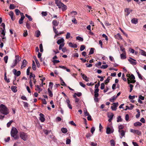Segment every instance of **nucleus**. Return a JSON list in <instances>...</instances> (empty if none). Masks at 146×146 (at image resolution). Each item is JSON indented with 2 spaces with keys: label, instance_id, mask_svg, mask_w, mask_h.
<instances>
[{
  "label": "nucleus",
  "instance_id": "f257e3e1",
  "mask_svg": "<svg viewBox=\"0 0 146 146\" xmlns=\"http://www.w3.org/2000/svg\"><path fill=\"white\" fill-rule=\"evenodd\" d=\"M0 113L4 115H7L9 113V111L5 105L1 104L0 106Z\"/></svg>",
  "mask_w": 146,
  "mask_h": 146
},
{
  "label": "nucleus",
  "instance_id": "f03ea898",
  "mask_svg": "<svg viewBox=\"0 0 146 146\" xmlns=\"http://www.w3.org/2000/svg\"><path fill=\"white\" fill-rule=\"evenodd\" d=\"M18 132L17 129L13 127L11 130V136L15 139L19 138V136L17 135Z\"/></svg>",
  "mask_w": 146,
  "mask_h": 146
},
{
  "label": "nucleus",
  "instance_id": "7ed1b4c3",
  "mask_svg": "<svg viewBox=\"0 0 146 146\" xmlns=\"http://www.w3.org/2000/svg\"><path fill=\"white\" fill-rule=\"evenodd\" d=\"M19 137L21 139L24 141H26L28 138V135L26 133L23 132H21L19 133Z\"/></svg>",
  "mask_w": 146,
  "mask_h": 146
},
{
  "label": "nucleus",
  "instance_id": "20e7f679",
  "mask_svg": "<svg viewBox=\"0 0 146 146\" xmlns=\"http://www.w3.org/2000/svg\"><path fill=\"white\" fill-rule=\"evenodd\" d=\"M135 77L134 75L131 74L127 79L128 84L131 83H134L136 82V81L135 80Z\"/></svg>",
  "mask_w": 146,
  "mask_h": 146
},
{
  "label": "nucleus",
  "instance_id": "39448f33",
  "mask_svg": "<svg viewBox=\"0 0 146 146\" xmlns=\"http://www.w3.org/2000/svg\"><path fill=\"white\" fill-rule=\"evenodd\" d=\"M114 115V114L111 112H109L108 113V117L109 118L108 119V121L109 122H111Z\"/></svg>",
  "mask_w": 146,
  "mask_h": 146
},
{
  "label": "nucleus",
  "instance_id": "423d86ee",
  "mask_svg": "<svg viewBox=\"0 0 146 146\" xmlns=\"http://www.w3.org/2000/svg\"><path fill=\"white\" fill-rule=\"evenodd\" d=\"M128 61L130 63L133 65H135L137 64L136 60L134 59L131 57H130L128 59Z\"/></svg>",
  "mask_w": 146,
  "mask_h": 146
},
{
  "label": "nucleus",
  "instance_id": "0eeeda50",
  "mask_svg": "<svg viewBox=\"0 0 146 146\" xmlns=\"http://www.w3.org/2000/svg\"><path fill=\"white\" fill-rule=\"evenodd\" d=\"M130 131L131 132L133 133L134 134H137L138 135H141V132L138 130H135L133 129H131Z\"/></svg>",
  "mask_w": 146,
  "mask_h": 146
},
{
  "label": "nucleus",
  "instance_id": "6e6552de",
  "mask_svg": "<svg viewBox=\"0 0 146 146\" xmlns=\"http://www.w3.org/2000/svg\"><path fill=\"white\" fill-rule=\"evenodd\" d=\"M55 3L59 8H61L62 6L63 5V4L58 0H55Z\"/></svg>",
  "mask_w": 146,
  "mask_h": 146
},
{
  "label": "nucleus",
  "instance_id": "1a4fd4ad",
  "mask_svg": "<svg viewBox=\"0 0 146 146\" xmlns=\"http://www.w3.org/2000/svg\"><path fill=\"white\" fill-rule=\"evenodd\" d=\"M114 131L113 129L112 128H110L109 127H107L106 129V133L108 134L112 133Z\"/></svg>",
  "mask_w": 146,
  "mask_h": 146
},
{
  "label": "nucleus",
  "instance_id": "9d476101",
  "mask_svg": "<svg viewBox=\"0 0 146 146\" xmlns=\"http://www.w3.org/2000/svg\"><path fill=\"white\" fill-rule=\"evenodd\" d=\"M113 106L111 107V108L113 110L115 111L117 109V107L118 105V102L113 103Z\"/></svg>",
  "mask_w": 146,
  "mask_h": 146
},
{
  "label": "nucleus",
  "instance_id": "9b49d317",
  "mask_svg": "<svg viewBox=\"0 0 146 146\" xmlns=\"http://www.w3.org/2000/svg\"><path fill=\"white\" fill-rule=\"evenodd\" d=\"M21 59V58L18 55H16L15 56V59L13 61L17 64V63L20 61Z\"/></svg>",
  "mask_w": 146,
  "mask_h": 146
},
{
  "label": "nucleus",
  "instance_id": "f8f14e48",
  "mask_svg": "<svg viewBox=\"0 0 146 146\" xmlns=\"http://www.w3.org/2000/svg\"><path fill=\"white\" fill-rule=\"evenodd\" d=\"M13 74L17 76H19L21 74V72L20 71H17L16 69H14L13 71Z\"/></svg>",
  "mask_w": 146,
  "mask_h": 146
},
{
  "label": "nucleus",
  "instance_id": "ddd939ff",
  "mask_svg": "<svg viewBox=\"0 0 146 146\" xmlns=\"http://www.w3.org/2000/svg\"><path fill=\"white\" fill-rule=\"evenodd\" d=\"M27 61L25 59H24L22 63V65L21 66V68L23 69L27 65Z\"/></svg>",
  "mask_w": 146,
  "mask_h": 146
},
{
  "label": "nucleus",
  "instance_id": "4468645a",
  "mask_svg": "<svg viewBox=\"0 0 146 146\" xmlns=\"http://www.w3.org/2000/svg\"><path fill=\"white\" fill-rule=\"evenodd\" d=\"M40 115V120L41 122H43L44 121L45 119L44 118V115L42 113H40L39 114Z\"/></svg>",
  "mask_w": 146,
  "mask_h": 146
},
{
  "label": "nucleus",
  "instance_id": "2eb2a0df",
  "mask_svg": "<svg viewBox=\"0 0 146 146\" xmlns=\"http://www.w3.org/2000/svg\"><path fill=\"white\" fill-rule=\"evenodd\" d=\"M36 88L35 90L37 92H38L39 93L41 92L42 90V89L40 88V86L38 85H36L35 86Z\"/></svg>",
  "mask_w": 146,
  "mask_h": 146
},
{
  "label": "nucleus",
  "instance_id": "dca6fc26",
  "mask_svg": "<svg viewBox=\"0 0 146 146\" xmlns=\"http://www.w3.org/2000/svg\"><path fill=\"white\" fill-rule=\"evenodd\" d=\"M115 38L120 40H122L123 39L119 33H118L115 35Z\"/></svg>",
  "mask_w": 146,
  "mask_h": 146
},
{
  "label": "nucleus",
  "instance_id": "f3484780",
  "mask_svg": "<svg viewBox=\"0 0 146 146\" xmlns=\"http://www.w3.org/2000/svg\"><path fill=\"white\" fill-rule=\"evenodd\" d=\"M81 75H82V77L83 79L85 80L86 82H88L89 80L87 77L84 74H83L82 73H81Z\"/></svg>",
  "mask_w": 146,
  "mask_h": 146
},
{
  "label": "nucleus",
  "instance_id": "a211bd4d",
  "mask_svg": "<svg viewBox=\"0 0 146 146\" xmlns=\"http://www.w3.org/2000/svg\"><path fill=\"white\" fill-rule=\"evenodd\" d=\"M66 102L67 104L68 107L69 109H72V107L70 104V102L69 100L68 99H66Z\"/></svg>",
  "mask_w": 146,
  "mask_h": 146
},
{
  "label": "nucleus",
  "instance_id": "6ab92c4d",
  "mask_svg": "<svg viewBox=\"0 0 146 146\" xmlns=\"http://www.w3.org/2000/svg\"><path fill=\"white\" fill-rule=\"evenodd\" d=\"M68 45L71 47L76 48L77 47V46L76 44H73L72 42H70L68 43Z\"/></svg>",
  "mask_w": 146,
  "mask_h": 146
},
{
  "label": "nucleus",
  "instance_id": "aec40b11",
  "mask_svg": "<svg viewBox=\"0 0 146 146\" xmlns=\"http://www.w3.org/2000/svg\"><path fill=\"white\" fill-rule=\"evenodd\" d=\"M118 132L121 136V137H120L121 138V139L122 137L124 136L125 132L123 130H118Z\"/></svg>",
  "mask_w": 146,
  "mask_h": 146
},
{
  "label": "nucleus",
  "instance_id": "412c9836",
  "mask_svg": "<svg viewBox=\"0 0 146 146\" xmlns=\"http://www.w3.org/2000/svg\"><path fill=\"white\" fill-rule=\"evenodd\" d=\"M64 40L63 38L58 40L57 42V43L58 44H60L62 43H64Z\"/></svg>",
  "mask_w": 146,
  "mask_h": 146
},
{
  "label": "nucleus",
  "instance_id": "4be33fe9",
  "mask_svg": "<svg viewBox=\"0 0 146 146\" xmlns=\"http://www.w3.org/2000/svg\"><path fill=\"white\" fill-rule=\"evenodd\" d=\"M125 11L127 13L126 15L128 16L130 13L131 12V10H129V9L126 8L125 10Z\"/></svg>",
  "mask_w": 146,
  "mask_h": 146
},
{
  "label": "nucleus",
  "instance_id": "5701e85b",
  "mask_svg": "<svg viewBox=\"0 0 146 146\" xmlns=\"http://www.w3.org/2000/svg\"><path fill=\"white\" fill-rule=\"evenodd\" d=\"M142 124L141 123L138 121L134 123V125L135 126L137 127L138 126H140L142 125Z\"/></svg>",
  "mask_w": 146,
  "mask_h": 146
},
{
  "label": "nucleus",
  "instance_id": "b1692460",
  "mask_svg": "<svg viewBox=\"0 0 146 146\" xmlns=\"http://www.w3.org/2000/svg\"><path fill=\"white\" fill-rule=\"evenodd\" d=\"M132 23L134 24H136L138 23V20L137 19L133 18L131 21Z\"/></svg>",
  "mask_w": 146,
  "mask_h": 146
},
{
  "label": "nucleus",
  "instance_id": "393cba45",
  "mask_svg": "<svg viewBox=\"0 0 146 146\" xmlns=\"http://www.w3.org/2000/svg\"><path fill=\"white\" fill-rule=\"evenodd\" d=\"M140 53L141 55L145 56H146V52L141 49H140Z\"/></svg>",
  "mask_w": 146,
  "mask_h": 146
},
{
  "label": "nucleus",
  "instance_id": "a878e982",
  "mask_svg": "<svg viewBox=\"0 0 146 146\" xmlns=\"http://www.w3.org/2000/svg\"><path fill=\"white\" fill-rule=\"evenodd\" d=\"M77 14V13L76 11H73L71 12H70V13L68 14V15H70V14H72V16H73L74 15H76Z\"/></svg>",
  "mask_w": 146,
  "mask_h": 146
},
{
  "label": "nucleus",
  "instance_id": "bb28decb",
  "mask_svg": "<svg viewBox=\"0 0 146 146\" xmlns=\"http://www.w3.org/2000/svg\"><path fill=\"white\" fill-rule=\"evenodd\" d=\"M61 131L64 133H66L67 132V129L65 128H62L61 129Z\"/></svg>",
  "mask_w": 146,
  "mask_h": 146
},
{
  "label": "nucleus",
  "instance_id": "cd10ccee",
  "mask_svg": "<svg viewBox=\"0 0 146 146\" xmlns=\"http://www.w3.org/2000/svg\"><path fill=\"white\" fill-rule=\"evenodd\" d=\"M16 88L17 87L16 86H12L11 87V89L13 92H16L17 91Z\"/></svg>",
  "mask_w": 146,
  "mask_h": 146
},
{
  "label": "nucleus",
  "instance_id": "c85d7f7f",
  "mask_svg": "<svg viewBox=\"0 0 146 146\" xmlns=\"http://www.w3.org/2000/svg\"><path fill=\"white\" fill-rule=\"evenodd\" d=\"M121 58L122 59H125L126 58V54H122L120 55Z\"/></svg>",
  "mask_w": 146,
  "mask_h": 146
},
{
  "label": "nucleus",
  "instance_id": "c756f323",
  "mask_svg": "<svg viewBox=\"0 0 146 146\" xmlns=\"http://www.w3.org/2000/svg\"><path fill=\"white\" fill-rule=\"evenodd\" d=\"M53 25L56 26L58 25V23L56 20H53L52 22Z\"/></svg>",
  "mask_w": 146,
  "mask_h": 146
},
{
  "label": "nucleus",
  "instance_id": "7c9ffc66",
  "mask_svg": "<svg viewBox=\"0 0 146 146\" xmlns=\"http://www.w3.org/2000/svg\"><path fill=\"white\" fill-rule=\"evenodd\" d=\"M117 98V96H114L110 99V101L111 102H114V100H115Z\"/></svg>",
  "mask_w": 146,
  "mask_h": 146
},
{
  "label": "nucleus",
  "instance_id": "2f4dec72",
  "mask_svg": "<svg viewBox=\"0 0 146 146\" xmlns=\"http://www.w3.org/2000/svg\"><path fill=\"white\" fill-rule=\"evenodd\" d=\"M122 121V119L121 118V116H119L117 118V122H121Z\"/></svg>",
  "mask_w": 146,
  "mask_h": 146
},
{
  "label": "nucleus",
  "instance_id": "473e14b6",
  "mask_svg": "<svg viewBox=\"0 0 146 146\" xmlns=\"http://www.w3.org/2000/svg\"><path fill=\"white\" fill-rule=\"evenodd\" d=\"M76 39L80 41H83V38L79 36H77L76 37Z\"/></svg>",
  "mask_w": 146,
  "mask_h": 146
},
{
  "label": "nucleus",
  "instance_id": "72a5a7b5",
  "mask_svg": "<svg viewBox=\"0 0 146 146\" xmlns=\"http://www.w3.org/2000/svg\"><path fill=\"white\" fill-rule=\"evenodd\" d=\"M22 17H21V19H19V23L20 24H22L23 23V21L24 20L25 18V17H24L23 16H22Z\"/></svg>",
  "mask_w": 146,
  "mask_h": 146
},
{
  "label": "nucleus",
  "instance_id": "f704fd0d",
  "mask_svg": "<svg viewBox=\"0 0 146 146\" xmlns=\"http://www.w3.org/2000/svg\"><path fill=\"white\" fill-rule=\"evenodd\" d=\"M35 33L36 34V36L37 37H39V36L40 35V33L39 31H36Z\"/></svg>",
  "mask_w": 146,
  "mask_h": 146
},
{
  "label": "nucleus",
  "instance_id": "c9c22d12",
  "mask_svg": "<svg viewBox=\"0 0 146 146\" xmlns=\"http://www.w3.org/2000/svg\"><path fill=\"white\" fill-rule=\"evenodd\" d=\"M48 92L49 94V95L50 97H52L53 96V94L51 91L50 90L49 88L48 89Z\"/></svg>",
  "mask_w": 146,
  "mask_h": 146
},
{
  "label": "nucleus",
  "instance_id": "e433bc0d",
  "mask_svg": "<svg viewBox=\"0 0 146 146\" xmlns=\"http://www.w3.org/2000/svg\"><path fill=\"white\" fill-rule=\"evenodd\" d=\"M16 6H15L13 4H11L9 6V9H13L15 8Z\"/></svg>",
  "mask_w": 146,
  "mask_h": 146
},
{
  "label": "nucleus",
  "instance_id": "4c0bfd02",
  "mask_svg": "<svg viewBox=\"0 0 146 146\" xmlns=\"http://www.w3.org/2000/svg\"><path fill=\"white\" fill-rule=\"evenodd\" d=\"M110 78H111L109 76L107 78V79L105 81V83L106 84L109 82Z\"/></svg>",
  "mask_w": 146,
  "mask_h": 146
},
{
  "label": "nucleus",
  "instance_id": "58836bf2",
  "mask_svg": "<svg viewBox=\"0 0 146 146\" xmlns=\"http://www.w3.org/2000/svg\"><path fill=\"white\" fill-rule=\"evenodd\" d=\"M94 48H91L89 53V55H90L93 54L94 53Z\"/></svg>",
  "mask_w": 146,
  "mask_h": 146
},
{
  "label": "nucleus",
  "instance_id": "ea45409f",
  "mask_svg": "<svg viewBox=\"0 0 146 146\" xmlns=\"http://www.w3.org/2000/svg\"><path fill=\"white\" fill-rule=\"evenodd\" d=\"M111 146H115V142L112 139L110 141Z\"/></svg>",
  "mask_w": 146,
  "mask_h": 146
},
{
  "label": "nucleus",
  "instance_id": "a19ab883",
  "mask_svg": "<svg viewBox=\"0 0 146 146\" xmlns=\"http://www.w3.org/2000/svg\"><path fill=\"white\" fill-rule=\"evenodd\" d=\"M63 5L62 6V9L63 11H64L66 9L67 7V6L64 4H63Z\"/></svg>",
  "mask_w": 146,
  "mask_h": 146
},
{
  "label": "nucleus",
  "instance_id": "79ce46f5",
  "mask_svg": "<svg viewBox=\"0 0 146 146\" xmlns=\"http://www.w3.org/2000/svg\"><path fill=\"white\" fill-rule=\"evenodd\" d=\"M26 17H27L29 19V21H31L32 20V19L30 16L29 15H28L25 14Z\"/></svg>",
  "mask_w": 146,
  "mask_h": 146
},
{
  "label": "nucleus",
  "instance_id": "37998d69",
  "mask_svg": "<svg viewBox=\"0 0 146 146\" xmlns=\"http://www.w3.org/2000/svg\"><path fill=\"white\" fill-rule=\"evenodd\" d=\"M15 11L16 15H19L20 13V11L17 9H15Z\"/></svg>",
  "mask_w": 146,
  "mask_h": 146
},
{
  "label": "nucleus",
  "instance_id": "c03bdc74",
  "mask_svg": "<svg viewBox=\"0 0 146 146\" xmlns=\"http://www.w3.org/2000/svg\"><path fill=\"white\" fill-rule=\"evenodd\" d=\"M85 48V46L84 45H82L80 47V50L81 51H82Z\"/></svg>",
  "mask_w": 146,
  "mask_h": 146
},
{
  "label": "nucleus",
  "instance_id": "a18cd8bd",
  "mask_svg": "<svg viewBox=\"0 0 146 146\" xmlns=\"http://www.w3.org/2000/svg\"><path fill=\"white\" fill-rule=\"evenodd\" d=\"M64 46V43H62L61 44H60L59 46V50H61L63 48V47Z\"/></svg>",
  "mask_w": 146,
  "mask_h": 146
},
{
  "label": "nucleus",
  "instance_id": "49530a36",
  "mask_svg": "<svg viewBox=\"0 0 146 146\" xmlns=\"http://www.w3.org/2000/svg\"><path fill=\"white\" fill-rule=\"evenodd\" d=\"M8 59V56H5L4 58V60L6 63H7Z\"/></svg>",
  "mask_w": 146,
  "mask_h": 146
},
{
  "label": "nucleus",
  "instance_id": "de8ad7c7",
  "mask_svg": "<svg viewBox=\"0 0 146 146\" xmlns=\"http://www.w3.org/2000/svg\"><path fill=\"white\" fill-rule=\"evenodd\" d=\"M31 68L30 67H29L27 70V75H29L30 74V70L31 69Z\"/></svg>",
  "mask_w": 146,
  "mask_h": 146
},
{
  "label": "nucleus",
  "instance_id": "09e8293b",
  "mask_svg": "<svg viewBox=\"0 0 146 146\" xmlns=\"http://www.w3.org/2000/svg\"><path fill=\"white\" fill-rule=\"evenodd\" d=\"M40 51V52H42L43 51V47L42 44H40L39 45Z\"/></svg>",
  "mask_w": 146,
  "mask_h": 146
},
{
  "label": "nucleus",
  "instance_id": "8fccbe9b",
  "mask_svg": "<svg viewBox=\"0 0 146 146\" xmlns=\"http://www.w3.org/2000/svg\"><path fill=\"white\" fill-rule=\"evenodd\" d=\"M53 31L54 32L57 34V35H59V34H58V31L56 28L54 27H53Z\"/></svg>",
  "mask_w": 146,
  "mask_h": 146
},
{
  "label": "nucleus",
  "instance_id": "3c124183",
  "mask_svg": "<svg viewBox=\"0 0 146 146\" xmlns=\"http://www.w3.org/2000/svg\"><path fill=\"white\" fill-rule=\"evenodd\" d=\"M105 88V84L104 83H102L101 84L100 88L101 90H103L104 88Z\"/></svg>",
  "mask_w": 146,
  "mask_h": 146
},
{
  "label": "nucleus",
  "instance_id": "603ef678",
  "mask_svg": "<svg viewBox=\"0 0 146 146\" xmlns=\"http://www.w3.org/2000/svg\"><path fill=\"white\" fill-rule=\"evenodd\" d=\"M102 64V63L100 62H99L98 63L96 64H95V66L96 67H98V66H99L101 65Z\"/></svg>",
  "mask_w": 146,
  "mask_h": 146
},
{
  "label": "nucleus",
  "instance_id": "864d4df0",
  "mask_svg": "<svg viewBox=\"0 0 146 146\" xmlns=\"http://www.w3.org/2000/svg\"><path fill=\"white\" fill-rule=\"evenodd\" d=\"M13 122V120H11L10 121H9L8 123L7 124V126L8 127H9L10 125H11V123Z\"/></svg>",
  "mask_w": 146,
  "mask_h": 146
},
{
  "label": "nucleus",
  "instance_id": "5fc2aeb1",
  "mask_svg": "<svg viewBox=\"0 0 146 146\" xmlns=\"http://www.w3.org/2000/svg\"><path fill=\"white\" fill-rule=\"evenodd\" d=\"M90 145L92 146H96L97 145V143L92 142H91Z\"/></svg>",
  "mask_w": 146,
  "mask_h": 146
},
{
  "label": "nucleus",
  "instance_id": "6e6d98bb",
  "mask_svg": "<svg viewBox=\"0 0 146 146\" xmlns=\"http://www.w3.org/2000/svg\"><path fill=\"white\" fill-rule=\"evenodd\" d=\"M26 27L28 29H29L31 28L30 24L28 22H27L26 23Z\"/></svg>",
  "mask_w": 146,
  "mask_h": 146
},
{
  "label": "nucleus",
  "instance_id": "4d7b16f0",
  "mask_svg": "<svg viewBox=\"0 0 146 146\" xmlns=\"http://www.w3.org/2000/svg\"><path fill=\"white\" fill-rule=\"evenodd\" d=\"M124 127L123 125H120L118 126L119 130H122V129L124 128Z\"/></svg>",
  "mask_w": 146,
  "mask_h": 146
},
{
  "label": "nucleus",
  "instance_id": "13d9d810",
  "mask_svg": "<svg viewBox=\"0 0 146 146\" xmlns=\"http://www.w3.org/2000/svg\"><path fill=\"white\" fill-rule=\"evenodd\" d=\"M121 31L123 33V35H124L126 37H128V35H127L126 33L124 31L122 30V29H121V28L120 29Z\"/></svg>",
  "mask_w": 146,
  "mask_h": 146
},
{
  "label": "nucleus",
  "instance_id": "bf43d9fd",
  "mask_svg": "<svg viewBox=\"0 0 146 146\" xmlns=\"http://www.w3.org/2000/svg\"><path fill=\"white\" fill-rule=\"evenodd\" d=\"M28 33L27 31V30L26 31H24V32L23 33V36L24 37L26 36L27 35Z\"/></svg>",
  "mask_w": 146,
  "mask_h": 146
},
{
  "label": "nucleus",
  "instance_id": "052dcab7",
  "mask_svg": "<svg viewBox=\"0 0 146 146\" xmlns=\"http://www.w3.org/2000/svg\"><path fill=\"white\" fill-rule=\"evenodd\" d=\"M17 63L14 62V61L13 62V63L12 64V65L11 66V68H13L15 66L17 65Z\"/></svg>",
  "mask_w": 146,
  "mask_h": 146
},
{
  "label": "nucleus",
  "instance_id": "680f3d73",
  "mask_svg": "<svg viewBox=\"0 0 146 146\" xmlns=\"http://www.w3.org/2000/svg\"><path fill=\"white\" fill-rule=\"evenodd\" d=\"M102 37L105 38V40H108V38L107 36L105 34H103L102 35Z\"/></svg>",
  "mask_w": 146,
  "mask_h": 146
},
{
  "label": "nucleus",
  "instance_id": "e2e57ef3",
  "mask_svg": "<svg viewBox=\"0 0 146 146\" xmlns=\"http://www.w3.org/2000/svg\"><path fill=\"white\" fill-rule=\"evenodd\" d=\"M72 22L75 24L77 23V21L75 18H74L72 20Z\"/></svg>",
  "mask_w": 146,
  "mask_h": 146
},
{
  "label": "nucleus",
  "instance_id": "0e129e2a",
  "mask_svg": "<svg viewBox=\"0 0 146 146\" xmlns=\"http://www.w3.org/2000/svg\"><path fill=\"white\" fill-rule=\"evenodd\" d=\"M69 123L72 125H74L75 126H76V124L73 121H71L69 122Z\"/></svg>",
  "mask_w": 146,
  "mask_h": 146
},
{
  "label": "nucleus",
  "instance_id": "69168bd1",
  "mask_svg": "<svg viewBox=\"0 0 146 146\" xmlns=\"http://www.w3.org/2000/svg\"><path fill=\"white\" fill-rule=\"evenodd\" d=\"M120 50H121L122 52H123V53L124 54H126V52L125 50V49L123 48L122 47H120Z\"/></svg>",
  "mask_w": 146,
  "mask_h": 146
},
{
  "label": "nucleus",
  "instance_id": "338daca9",
  "mask_svg": "<svg viewBox=\"0 0 146 146\" xmlns=\"http://www.w3.org/2000/svg\"><path fill=\"white\" fill-rule=\"evenodd\" d=\"M53 85V83L51 82H50L49 83V87L50 88H52Z\"/></svg>",
  "mask_w": 146,
  "mask_h": 146
},
{
  "label": "nucleus",
  "instance_id": "774afa93",
  "mask_svg": "<svg viewBox=\"0 0 146 146\" xmlns=\"http://www.w3.org/2000/svg\"><path fill=\"white\" fill-rule=\"evenodd\" d=\"M70 34L68 32L67 33V34L66 35V39H68L70 37Z\"/></svg>",
  "mask_w": 146,
  "mask_h": 146
}]
</instances>
